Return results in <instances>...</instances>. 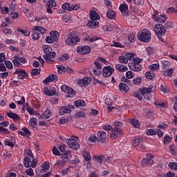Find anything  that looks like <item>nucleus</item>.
<instances>
[{
	"label": "nucleus",
	"instance_id": "obj_1",
	"mask_svg": "<svg viewBox=\"0 0 177 177\" xmlns=\"http://www.w3.org/2000/svg\"><path fill=\"white\" fill-rule=\"evenodd\" d=\"M154 31L156 34L157 38L161 41V42H165V34H167V30L164 26L158 24L154 26Z\"/></svg>",
	"mask_w": 177,
	"mask_h": 177
},
{
	"label": "nucleus",
	"instance_id": "obj_2",
	"mask_svg": "<svg viewBox=\"0 0 177 177\" xmlns=\"http://www.w3.org/2000/svg\"><path fill=\"white\" fill-rule=\"evenodd\" d=\"M157 88L156 86L151 84L149 85L148 88L143 87L140 89V93L142 96H144L145 100H150L151 99V92H155Z\"/></svg>",
	"mask_w": 177,
	"mask_h": 177
},
{
	"label": "nucleus",
	"instance_id": "obj_3",
	"mask_svg": "<svg viewBox=\"0 0 177 177\" xmlns=\"http://www.w3.org/2000/svg\"><path fill=\"white\" fill-rule=\"evenodd\" d=\"M138 38L141 42L149 44V41L151 39V32L148 29H142L138 32Z\"/></svg>",
	"mask_w": 177,
	"mask_h": 177
},
{
	"label": "nucleus",
	"instance_id": "obj_4",
	"mask_svg": "<svg viewBox=\"0 0 177 177\" xmlns=\"http://www.w3.org/2000/svg\"><path fill=\"white\" fill-rule=\"evenodd\" d=\"M154 156L151 153H147L146 158H144L141 160V165L142 167H147V165H153L154 164Z\"/></svg>",
	"mask_w": 177,
	"mask_h": 177
},
{
	"label": "nucleus",
	"instance_id": "obj_5",
	"mask_svg": "<svg viewBox=\"0 0 177 177\" xmlns=\"http://www.w3.org/2000/svg\"><path fill=\"white\" fill-rule=\"evenodd\" d=\"M124 135V131L122 129H120V127H114L112 129L111 136H110V139L112 140L114 139H117V138H120Z\"/></svg>",
	"mask_w": 177,
	"mask_h": 177
},
{
	"label": "nucleus",
	"instance_id": "obj_6",
	"mask_svg": "<svg viewBox=\"0 0 177 177\" xmlns=\"http://www.w3.org/2000/svg\"><path fill=\"white\" fill-rule=\"evenodd\" d=\"M62 8L64 10H68V12H72V10H78L81 6L80 4H72L71 5L70 3H64Z\"/></svg>",
	"mask_w": 177,
	"mask_h": 177
},
{
	"label": "nucleus",
	"instance_id": "obj_7",
	"mask_svg": "<svg viewBox=\"0 0 177 177\" xmlns=\"http://www.w3.org/2000/svg\"><path fill=\"white\" fill-rule=\"evenodd\" d=\"M66 143L71 149H73V150H78V149L81 147L80 143L77 142V140H75L74 138H68Z\"/></svg>",
	"mask_w": 177,
	"mask_h": 177
},
{
	"label": "nucleus",
	"instance_id": "obj_8",
	"mask_svg": "<svg viewBox=\"0 0 177 177\" xmlns=\"http://www.w3.org/2000/svg\"><path fill=\"white\" fill-rule=\"evenodd\" d=\"M113 73H114V68H113L111 66L109 65L103 68L102 75L104 78L111 77V75H113Z\"/></svg>",
	"mask_w": 177,
	"mask_h": 177
},
{
	"label": "nucleus",
	"instance_id": "obj_9",
	"mask_svg": "<svg viewBox=\"0 0 177 177\" xmlns=\"http://www.w3.org/2000/svg\"><path fill=\"white\" fill-rule=\"evenodd\" d=\"M93 64L95 66L93 69L94 75L99 76L102 75V64L99 61H95Z\"/></svg>",
	"mask_w": 177,
	"mask_h": 177
},
{
	"label": "nucleus",
	"instance_id": "obj_10",
	"mask_svg": "<svg viewBox=\"0 0 177 177\" xmlns=\"http://www.w3.org/2000/svg\"><path fill=\"white\" fill-rule=\"evenodd\" d=\"M14 74L17 75L18 80H24L25 78H27L28 77V75L27 74V72L23 69L17 68L15 71Z\"/></svg>",
	"mask_w": 177,
	"mask_h": 177
},
{
	"label": "nucleus",
	"instance_id": "obj_11",
	"mask_svg": "<svg viewBox=\"0 0 177 177\" xmlns=\"http://www.w3.org/2000/svg\"><path fill=\"white\" fill-rule=\"evenodd\" d=\"M71 109H75L74 105H68L67 106H62L59 109V115H64L65 114H70Z\"/></svg>",
	"mask_w": 177,
	"mask_h": 177
},
{
	"label": "nucleus",
	"instance_id": "obj_12",
	"mask_svg": "<svg viewBox=\"0 0 177 177\" xmlns=\"http://www.w3.org/2000/svg\"><path fill=\"white\" fill-rule=\"evenodd\" d=\"M92 50L89 46H79L77 48V52L81 55H89V53Z\"/></svg>",
	"mask_w": 177,
	"mask_h": 177
},
{
	"label": "nucleus",
	"instance_id": "obj_13",
	"mask_svg": "<svg viewBox=\"0 0 177 177\" xmlns=\"http://www.w3.org/2000/svg\"><path fill=\"white\" fill-rule=\"evenodd\" d=\"M80 41H81V39H80V37L74 36L72 37H68V39L65 40V44L70 46V45L77 44V42H80Z\"/></svg>",
	"mask_w": 177,
	"mask_h": 177
},
{
	"label": "nucleus",
	"instance_id": "obj_14",
	"mask_svg": "<svg viewBox=\"0 0 177 177\" xmlns=\"http://www.w3.org/2000/svg\"><path fill=\"white\" fill-rule=\"evenodd\" d=\"M32 32V39L33 41H38L41 38V34L38 32V27L33 26Z\"/></svg>",
	"mask_w": 177,
	"mask_h": 177
},
{
	"label": "nucleus",
	"instance_id": "obj_15",
	"mask_svg": "<svg viewBox=\"0 0 177 177\" xmlns=\"http://www.w3.org/2000/svg\"><path fill=\"white\" fill-rule=\"evenodd\" d=\"M60 156H61V160H63V162H67V161H68V159L73 157V155L71 154V151H68V150L66 151Z\"/></svg>",
	"mask_w": 177,
	"mask_h": 177
},
{
	"label": "nucleus",
	"instance_id": "obj_16",
	"mask_svg": "<svg viewBox=\"0 0 177 177\" xmlns=\"http://www.w3.org/2000/svg\"><path fill=\"white\" fill-rule=\"evenodd\" d=\"M97 135L101 143H106V139H107V133L105 131H98Z\"/></svg>",
	"mask_w": 177,
	"mask_h": 177
},
{
	"label": "nucleus",
	"instance_id": "obj_17",
	"mask_svg": "<svg viewBox=\"0 0 177 177\" xmlns=\"http://www.w3.org/2000/svg\"><path fill=\"white\" fill-rule=\"evenodd\" d=\"M145 138L143 137L139 136L133 139V146L134 147H139L140 144L144 142Z\"/></svg>",
	"mask_w": 177,
	"mask_h": 177
},
{
	"label": "nucleus",
	"instance_id": "obj_18",
	"mask_svg": "<svg viewBox=\"0 0 177 177\" xmlns=\"http://www.w3.org/2000/svg\"><path fill=\"white\" fill-rule=\"evenodd\" d=\"M52 116V111L49 109H46L44 113L39 116V120H48Z\"/></svg>",
	"mask_w": 177,
	"mask_h": 177
},
{
	"label": "nucleus",
	"instance_id": "obj_19",
	"mask_svg": "<svg viewBox=\"0 0 177 177\" xmlns=\"http://www.w3.org/2000/svg\"><path fill=\"white\" fill-rule=\"evenodd\" d=\"M119 10L121 12L122 15L123 16H129V15L128 14V6L127 4H121L120 6H119Z\"/></svg>",
	"mask_w": 177,
	"mask_h": 177
},
{
	"label": "nucleus",
	"instance_id": "obj_20",
	"mask_svg": "<svg viewBox=\"0 0 177 177\" xmlns=\"http://www.w3.org/2000/svg\"><path fill=\"white\" fill-rule=\"evenodd\" d=\"M86 26L89 28H97L99 27V21L96 20H89Z\"/></svg>",
	"mask_w": 177,
	"mask_h": 177
},
{
	"label": "nucleus",
	"instance_id": "obj_21",
	"mask_svg": "<svg viewBox=\"0 0 177 177\" xmlns=\"http://www.w3.org/2000/svg\"><path fill=\"white\" fill-rule=\"evenodd\" d=\"M6 115L9 118L14 120V121H20L21 120V118L17 113H12V111L7 112Z\"/></svg>",
	"mask_w": 177,
	"mask_h": 177
},
{
	"label": "nucleus",
	"instance_id": "obj_22",
	"mask_svg": "<svg viewBox=\"0 0 177 177\" xmlns=\"http://www.w3.org/2000/svg\"><path fill=\"white\" fill-rule=\"evenodd\" d=\"M129 122L133 127V128L139 129L140 128V122L138 119L130 118L129 119Z\"/></svg>",
	"mask_w": 177,
	"mask_h": 177
},
{
	"label": "nucleus",
	"instance_id": "obj_23",
	"mask_svg": "<svg viewBox=\"0 0 177 177\" xmlns=\"http://www.w3.org/2000/svg\"><path fill=\"white\" fill-rule=\"evenodd\" d=\"M18 133L21 135V136H25L26 138H28L31 136V131H30L27 127H24L21 129V131H19Z\"/></svg>",
	"mask_w": 177,
	"mask_h": 177
},
{
	"label": "nucleus",
	"instance_id": "obj_24",
	"mask_svg": "<svg viewBox=\"0 0 177 177\" xmlns=\"http://www.w3.org/2000/svg\"><path fill=\"white\" fill-rule=\"evenodd\" d=\"M129 67L130 70H132L133 71H140V70H142L141 64L129 63Z\"/></svg>",
	"mask_w": 177,
	"mask_h": 177
},
{
	"label": "nucleus",
	"instance_id": "obj_25",
	"mask_svg": "<svg viewBox=\"0 0 177 177\" xmlns=\"http://www.w3.org/2000/svg\"><path fill=\"white\" fill-rule=\"evenodd\" d=\"M115 68H116L117 71H120V73H125L128 71V67L125 65H122L120 64H117L115 66Z\"/></svg>",
	"mask_w": 177,
	"mask_h": 177
},
{
	"label": "nucleus",
	"instance_id": "obj_26",
	"mask_svg": "<svg viewBox=\"0 0 177 177\" xmlns=\"http://www.w3.org/2000/svg\"><path fill=\"white\" fill-rule=\"evenodd\" d=\"M119 90L121 92H124V93H128V92H129V88L128 87V85L122 82L119 84Z\"/></svg>",
	"mask_w": 177,
	"mask_h": 177
},
{
	"label": "nucleus",
	"instance_id": "obj_27",
	"mask_svg": "<svg viewBox=\"0 0 177 177\" xmlns=\"http://www.w3.org/2000/svg\"><path fill=\"white\" fill-rule=\"evenodd\" d=\"M89 15H90V19L91 20H99V19H100V16L99 15V14H97V12H96L94 10H91L89 12Z\"/></svg>",
	"mask_w": 177,
	"mask_h": 177
},
{
	"label": "nucleus",
	"instance_id": "obj_28",
	"mask_svg": "<svg viewBox=\"0 0 177 177\" xmlns=\"http://www.w3.org/2000/svg\"><path fill=\"white\" fill-rule=\"evenodd\" d=\"M44 92L45 95H46L47 96H55V95H56L55 89L49 90V88H48V87L44 88Z\"/></svg>",
	"mask_w": 177,
	"mask_h": 177
},
{
	"label": "nucleus",
	"instance_id": "obj_29",
	"mask_svg": "<svg viewBox=\"0 0 177 177\" xmlns=\"http://www.w3.org/2000/svg\"><path fill=\"white\" fill-rule=\"evenodd\" d=\"M106 17H108V19H110L111 20H114V19L117 17V14L115 13V11L113 10H109L106 12Z\"/></svg>",
	"mask_w": 177,
	"mask_h": 177
},
{
	"label": "nucleus",
	"instance_id": "obj_30",
	"mask_svg": "<svg viewBox=\"0 0 177 177\" xmlns=\"http://www.w3.org/2000/svg\"><path fill=\"white\" fill-rule=\"evenodd\" d=\"M50 35L51 37H53V40L55 42H57L59 41V38H60V35L59 34V32L56 30H53L50 32Z\"/></svg>",
	"mask_w": 177,
	"mask_h": 177
},
{
	"label": "nucleus",
	"instance_id": "obj_31",
	"mask_svg": "<svg viewBox=\"0 0 177 177\" xmlns=\"http://www.w3.org/2000/svg\"><path fill=\"white\" fill-rule=\"evenodd\" d=\"M86 103L83 100H77L74 102L75 107H85Z\"/></svg>",
	"mask_w": 177,
	"mask_h": 177
},
{
	"label": "nucleus",
	"instance_id": "obj_32",
	"mask_svg": "<svg viewBox=\"0 0 177 177\" xmlns=\"http://www.w3.org/2000/svg\"><path fill=\"white\" fill-rule=\"evenodd\" d=\"M38 120L35 117H32L30 118L29 121V124L30 125L31 128H37V122Z\"/></svg>",
	"mask_w": 177,
	"mask_h": 177
},
{
	"label": "nucleus",
	"instance_id": "obj_33",
	"mask_svg": "<svg viewBox=\"0 0 177 177\" xmlns=\"http://www.w3.org/2000/svg\"><path fill=\"white\" fill-rule=\"evenodd\" d=\"M70 59V55L68 54L65 53L63 54L61 57L57 59V62H67Z\"/></svg>",
	"mask_w": 177,
	"mask_h": 177
},
{
	"label": "nucleus",
	"instance_id": "obj_34",
	"mask_svg": "<svg viewBox=\"0 0 177 177\" xmlns=\"http://www.w3.org/2000/svg\"><path fill=\"white\" fill-rule=\"evenodd\" d=\"M66 97H73L74 95H75V91H73L71 87H68V90H66Z\"/></svg>",
	"mask_w": 177,
	"mask_h": 177
},
{
	"label": "nucleus",
	"instance_id": "obj_35",
	"mask_svg": "<svg viewBox=\"0 0 177 177\" xmlns=\"http://www.w3.org/2000/svg\"><path fill=\"white\" fill-rule=\"evenodd\" d=\"M155 21H156V23H165V21H167V15H159L158 19Z\"/></svg>",
	"mask_w": 177,
	"mask_h": 177
},
{
	"label": "nucleus",
	"instance_id": "obj_36",
	"mask_svg": "<svg viewBox=\"0 0 177 177\" xmlns=\"http://www.w3.org/2000/svg\"><path fill=\"white\" fill-rule=\"evenodd\" d=\"M12 63L14 66H16L17 67H23V64H20V62L19 60V56H14V59L12 60Z\"/></svg>",
	"mask_w": 177,
	"mask_h": 177
},
{
	"label": "nucleus",
	"instance_id": "obj_37",
	"mask_svg": "<svg viewBox=\"0 0 177 177\" xmlns=\"http://www.w3.org/2000/svg\"><path fill=\"white\" fill-rule=\"evenodd\" d=\"M30 164H31V158L26 156L24 158V165L26 168H30Z\"/></svg>",
	"mask_w": 177,
	"mask_h": 177
},
{
	"label": "nucleus",
	"instance_id": "obj_38",
	"mask_svg": "<svg viewBox=\"0 0 177 177\" xmlns=\"http://www.w3.org/2000/svg\"><path fill=\"white\" fill-rule=\"evenodd\" d=\"M121 82H125L126 85L127 86H132V82L128 79V77H126L125 76H122L121 77Z\"/></svg>",
	"mask_w": 177,
	"mask_h": 177
},
{
	"label": "nucleus",
	"instance_id": "obj_39",
	"mask_svg": "<svg viewBox=\"0 0 177 177\" xmlns=\"http://www.w3.org/2000/svg\"><path fill=\"white\" fill-rule=\"evenodd\" d=\"M43 57H46V59H55L56 57V53L50 51L44 55Z\"/></svg>",
	"mask_w": 177,
	"mask_h": 177
},
{
	"label": "nucleus",
	"instance_id": "obj_40",
	"mask_svg": "<svg viewBox=\"0 0 177 177\" xmlns=\"http://www.w3.org/2000/svg\"><path fill=\"white\" fill-rule=\"evenodd\" d=\"M169 149L170 150L171 154H173L174 156H176L177 153V148L176 146H175V144H173L169 147Z\"/></svg>",
	"mask_w": 177,
	"mask_h": 177
},
{
	"label": "nucleus",
	"instance_id": "obj_41",
	"mask_svg": "<svg viewBox=\"0 0 177 177\" xmlns=\"http://www.w3.org/2000/svg\"><path fill=\"white\" fill-rule=\"evenodd\" d=\"M146 135H147V136H153L154 135H157L156 129L155 130L153 129H147Z\"/></svg>",
	"mask_w": 177,
	"mask_h": 177
},
{
	"label": "nucleus",
	"instance_id": "obj_42",
	"mask_svg": "<svg viewBox=\"0 0 177 177\" xmlns=\"http://www.w3.org/2000/svg\"><path fill=\"white\" fill-rule=\"evenodd\" d=\"M31 75H33V77H37V75H39L41 74V69L38 68H33L30 71Z\"/></svg>",
	"mask_w": 177,
	"mask_h": 177
},
{
	"label": "nucleus",
	"instance_id": "obj_43",
	"mask_svg": "<svg viewBox=\"0 0 177 177\" xmlns=\"http://www.w3.org/2000/svg\"><path fill=\"white\" fill-rule=\"evenodd\" d=\"M4 145L5 146H8V147H11L12 149H13V147H15V144H13V142L10 141V140L6 138L4 140Z\"/></svg>",
	"mask_w": 177,
	"mask_h": 177
},
{
	"label": "nucleus",
	"instance_id": "obj_44",
	"mask_svg": "<svg viewBox=\"0 0 177 177\" xmlns=\"http://www.w3.org/2000/svg\"><path fill=\"white\" fill-rule=\"evenodd\" d=\"M88 142H90V143H96V142H99V138L96 137V135L90 136L88 138Z\"/></svg>",
	"mask_w": 177,
	"mask_h": 177
},
{
	"label": "nucleus",
	"instance_id": "obj_45",
	"mask_svg": "<svg viewBox=\"0 0 177 177\" xmlns=\"http://www.w3.org/2000/svg\"><path fill=\"white\" fill-rule=\"evenodd\" d=\"M118 61L123 64H127L128 63V59L124 55L120 56L118 57Z\"/></svg>",
	"mask_w": 177,
	"mask_h": 177
},
{
	"label": "nucleus",
	"instance_id": "obj_46",
	"mask_svg": "<svg viewBox=\"0 0 177 177\" xmlns=\"http://www.w3.org/2000/svg\"><path fill=\"white\" fill-rule=\"evenodd\" d=\"M0 133H3V135H9V133H10V131L2 126H0Z\"/></svg>",
	"mask_w": 177,
	"mask_h": 177
},
{
	"label": "nucleus",
	"instance_id": "obj_47",
	"mask_svg": "<svg viewBox=\"0 0 177 177\" xmlns=\"http://www.w3.org/2000/svg\"><path fill=\"white\" fill-rule=\"evenodd\" d=\"M146 52L147 55H153L156 52V48H154V47L149 46L146 48Z\"/></svg>",
	"mask_w": 177,
	"mask_h": 177
},
{
	"label": "nucleus",
	"instance_id": "obj_48",
	"mask_svg": "<svg viewBox=\"0 0 177 177\" xmlns=\"http://www.w3.org/2000/svg\"><path fill=\"white\" fill-rule=\"evenodd\" d=\"M168 167L170 168V169L177 171V162H170L168 165Z\"/></svg>",
	"mask_w": 177,
	"mask_h": 177
},
{
	"label": "nucleus",
	"instance_id": "obj_49",
	"mask_svg": "<svg viewBox=\"0 0 177 177\" xmlns=\"http://www.w3.org/2000/svg\"><path fill=\"white\" fill-rule=\"evenodd\" d=\"M145 76L147 80H153L154 77H156V75H154V73L151 72H146Z\"/></svg>",
	"mask_w": 177,
	"mask_h": 177
},
{
	"label": "nucleus",
	"instance_id": "obj_50",
	"mask_svg": "<svg viewBox=\"0 0 177 177\" xmlns=\"http://www.w3.org/2000/svg\"><path fill=\"white\" fill-rule=\"evenodd\" d=\"M35 27H37V31L40 35L41 34H45L46 32V29L44 27L39 26H35Z\"/></svg>",
	"mask_w": 177,
	"mask_h": 177
},
{
	"label": "nucleus",
	"instance_id": "obj_51",
	"mask_svg": "<svg viewBox=\"0 0 177 177\" xmlns=\"http://www.w3.org/2000/svg\"><path fill=\"white\" fill-rule=\"evenodd\" d=\"M17 31H18V32H21L23 35H25V37H28L30 35V32L27 31V30H23L17 28Z\"/></svg>",
	"mask_w": 177,
	"mask_h": 177
},
{
	"label": "nucleus",
	"instance_id": "obj_52",
	"mask_svg": "<svg viewBox=\"0 0 177 177\" xmlns=\"http://www.w3.org/2000/svg\"><path fill=\"white\" fill-rule=\"evenodd\" d=\"M160 16V12L157 10H154L153 14L151 15V19L153 21H156L157 19H158V17Z\"/></svg>",
	"mask_w": 177,
	"mask_h": 177
},
{
	"label": "nucleus",
	"instance_id": "obj_53",
	"mask_svg": "<svg viewBox=\"0 0 177 177\" xmlns=\"http://www.w3.org/2000/svg\"><path fill=\"white\" fill-rule=\"evenodd\" d=\"M135 54L131 53H126V59L127 60H129L130 62H132L135 59Z\"/></svg>",
	"mask_w": 177,
	"mask_h": 177
},
{
	"label": "nucleus",
	"instance_id": "obj_54",
	"mask_svg": "<svg viewBox=\"0 0 177 177\" xmlns=\"http://www.w3.org/2000/svg\"><path fill=\"white\" fill-rule=\"evenodd\" d=\"M84 83V86H88L91 82H92V79L91 77H85L83 78Z\"/></svg>",
	"mask_w": 177,
	"mask_h": 177
},
{
	"label": "nucleus",
	"instance_id": "obj_55",
	"mask_svg": "<svg viewBox=\"0 0 177 177\" xmlns=\"http://www.w3.org/2000/svg\"><path fill=\"white\" fill-rule=\"evenodd\" d=\"M84 160H92V156L89 152L84 151L82 154Z\"/></svg>",
	"mask_w": 177,
	"mask_h": 177
},
{
	"label": "nucleus",
	"instance_id": "obj_56",
	"mask_svg": "<svg viewBox=\"0 0 177 177\" xmlns=\"http://www.w3.org/2000/svg\"><path fill=\"white\" fill-rule=\"evenodd\" d=\"M133 62L131 64H140L142 62H143L142 59H140L139 57H134V59L132 60Z\"/></svg>",
	"mask_w": 177,
	"mask_h": 177
},
{
	"label": "nucleus",
	"instance_id": "obj_57",
	"mask_svg": "<svg viewBox=\"0 0 177 177\" xmlns=\"http://www.w3.org/2000/svg\"><path fill=\"white\" fill-rule=\"evenodd\" d=\"M102 129H104V131H113V126H111V124H104L102 126Z\"/></svg>",
	"mask_w": 177,
	"mask_h": 177
},
{
	"label": "nucleus",
	"instance_id": "obj_58",
	"mask_svg": "<svg viewBox=\"0 0 177 177\" xmlns=\"http://www.w3.org/2000/svg\"><path fill=\"white\" fill-rule=\"evenodd\" d=\"M173 74H174V68H172L165 71V75H166L167 77H172Z\"/></svg>",
	"mask_w": 177,
	"mask_h": 177
},
{
	"label": "nucleus",
	"instance_id": "obj_59",
	"mask_svg": "<svg viewBox=\"0 0 177 177\" xmlns=\"http://www.w3.org/2000/svg\"><path fill=\"white\" fill-rule=\"evenodd\" d=\"M113 44L111 45V46H113L114 48H124V46L122 44L118 42V41H113Z\"/></svg>",
	"mask_w": 177,
	"mask_h": 177
},
{
	"label": "nucleus",
	"instance_id": "obj_60",
	"mask_svg": "<svg viewBox=\"0 0 177 177\" xmlns=\"http://www.w3.org/2000/svg\"><path fill=\"white\" fill-rule=\"evenodd\" d=\"M99 39H100V38H99L98 37L93 36L91 37L86 38V41H89L90 42H95L96 41H99Z\"/></svg>",
	"mask_w": 177,
	"mask_h": 177
},
{
	"label": "nucleus",
	"instance_id": "obj_61",
	"mask_svg": "<svg viewBox=\"0 0 177 177\" xmlns=\"http://www.w3.org/2000/svg\"><path fill=\"white\" fill-rule=\"evenodd\" d=\"M160 91H162L165 95L169 93L170 92L169 89H168L167 87H165V86L162 84L160 85Z\"/></svg>",
	"mask_w": 177,
	"mask_h": 177
},
{
	"label": "nucleus",
	"instance_id": "obj_62",
	"mask_svg": "<svg viewBox=\"0 0 177 177\" xmlns=\"http://www.w3.org/2000/svg\"><path fill=\"white\" fill-rule=\"evenodd\" d=\"M141 83H142V78L140 77H137L133 80V84L134 85H140Z\"/></svg>",
	"mask_w": 177,
	"mask_h": 177
},
{
	"label": "nucleus",
	"instance_id": "obj_63",
	"mask_svg": "<svg viewBox=\"0 0 177 177\" xmlns=\"http://www.w3.org/2000/svg\"><path fill=\"white\" fill-rule=\"evenodd\" d=\"M43 50H44L45 53H49L50 52H52V48L49 47L48 45H44Z\"/></svg>",
	"mask_w": 177,
	"mask_h": 177
},
{
	"label": "nucleus",
	"instance_id": "obj_64",
	"mask_svg": "<svg viewBox=\"0 0 177 177\" xmlns=\"http://www.w3.org/2000/svg\"><path fill=\"white\" fill-rule=\"evenodd\" d=\"M56 2H55V1L53 0H50L47 3V7L48 8H54L55 6H56Z\"/></svg>",
	"mask_w": 177,
	"mask_h": 177
}]
</instances>
